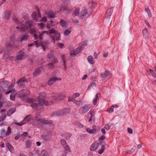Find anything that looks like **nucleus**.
Returning a JSON list of instances; mask_svg holds the SVG:
<instances>
[{
  "instance_id": "bb28decb",
  "label": "nucleus",
  "mask_w": 156,
  "mask_h": 156,
  "mask_svg": "<svg viewBox=\"0 0 156 156\" xmlns=\"http://www.w3.org/2000/svg\"><path fill=\"white\" fill-rule=\"evenodd\" d=\"M80 12V8H77L74 11L73 13L72 14V16H77Z\"/></svg>"
},
{
  "instance_id": "603ef678",
  "label": "nucleus",
  "mask_w": 156,
  "mask_h": 156,
  "mask_svg": "<svg viewBox=\"0 0 156 156\" xmlns=\"http://www.w3.org/2000/svg\"><path fill=\"white\" fill-rule=\"evenodd\" d=\"M73 102L77 105H80V103L81 102V101H78L75 100H74Z\"/></svg>"
},
{
  "instance_id": "2f4dec72",
  "label": "nucleus",
  "mask_w": 156,
  "mask_h": 156,
  "mask_svg": "<svg viewBox=\"0 0 156 156\" xmlns=\"http://www.w3.org/2000/svg\"><path fill=\"white\" fill-rule=\"evenodd\" d=\"M105 146L104 145H102L101 148L100 150H99L98 151V153L100 154H102L104 151L105 149Z\"/></svg>"
},
{
  "instance_id": "a19ab883",
  "label": "nucleus",
  "mask_w": 156,
  "mask_h": 156,
  "mask_svg": "<svg viewBox=\"0 0 156 156\" xmlns=\"http://www.w3.org/2000/svg\"><path fill=\"white\" fill-rule=\"evenodd\" d=\"M6 115L5 114H2V116H0V122L4 120L6 118Z\"/></svg>"
},
{
  "instance_id": "f03ea898",
  "label": "nucleus",
  "mask_w": 156,
  "mask_h": 156,
  "mask_svg": "<svg viewBox=\"0 0 156 156\" xmlns=\"http://www.w3.org/2000/svg\"><path fill=\"white\" fill-rule=\"evenodd\" d=\"M38 103L34 102L31 104V106L34 108L37 109H41L43 105H48V102L44 100L43 98H41L40 97L38 98Z\"/></svg>"
},
{
  "instance_id": "2eb2a0df",
  "label": "nucleus",
  "mask_w": 156,
  "mask_h": 156,
  "mask_svg": "<svg viewBox=\"0 0 156 156\" xmlns=\"http://www.w3.org/2000/svg\"><path fill=\"white\" fill-rule=\"evenodd\" d=\"M99 145V144L97 141H95L91 145L90 150L92 151H95Z\"/></svg>"
},
{
  "instance_id": "c9c22d12",
  "label": "nucleus",
  "mask_w": 156,
  "mask_h": 156,
  "mask_svg": "<svg viewBox=\"0 0 156 156\" xmlns=\"http://www.w3.org/2000/svg\"><path fill=\"white\" fill-rule=\"evenodd\" d=\"M10 41L12 42L13 44H15V37L14 35H12L10 38Z\"/></svg>"
},
{
  "instance_id": "f8f14e48",
  "label": "nucleus",
  "mask_w": 156,
  "mask_h": 156,
  "mask_svg": "<svg viewBox=\"0 0 156 156\" xmlns=\"http://www.w3.org/2000/svg\"><path fill=\"white\" fill-rule=\"evenodd\" d=\"M28 37V36L27 34H21L18 37L17 41L19 42H21L23 41H27Z\"/></svg>"
},
{
  "instance_id": "de8ad7c7",
  "label": "nucleus",
  "mask_w": 156,
  "mask_h": 156,
  "mask_svg": "<svg viewBox=\"0 0 156 156\" xmlns=\"http://www.w3.org/2000/svg\"><path fill=\"white\" fill-rule=\"evenodd\" d=\"M95 3L92 1L91 2H90L88 4L89 7L91 9L93 8L95 5Z\"/></svg>"
},
{
  "instance_id": "a18cd8bd",
  "label": "nucleus",
  "mask_w": 156,
  "mask_h": 156,
  "mask_svg": "<svg viewBox=\"0 0 156 156\" xmlns=\"http://www.w3.org/2000/svg\"><path fill=\"white\" fill-rule=\"evenodd\" d=\"M150 71L152 75V76L154 78H156V74L154 71L152 69H150Z\"/></svg>"
},
{
  "instance_id": "3c124183",
  "label": "nucleus",
  "mask_w": 156,
  "mask_h": 156,
  "mask_svg": "<svg viewBox=\"0 0 156 156\" xmlns=\"http://www.w3.org/2000/svg\"><path fill=\"white\" fill-rule=\"evenodd\" d=\"M12 19L13 21L16 23H19V21L17 18L15 16H13L12 17Z\"/></svg>"
},
{
  "instance_id": "052dcab7",
  "label": "nucleus",
  "mask_w": 156,
  "mask_h": 156,
  "mask_svg": "<svg viewBox=\"0 0 156 156\" xmlns=\"http://www.w3.org/2000/svg\"><path fill=\"white\" fill-rule=\"evenodd\" d=\"M34 99L33 98H29L27 100V101L29 102H32V103H34Z\"/></svg>"
},
{
  "instance_id": "0e129e2a",
  "label": "nucleus",
  "mask_w": 156,
  "mask_h": 156,
  "mask_svg": "<svg viewBox=\"0 0 156 156\" xmlns=\"http://www.w3.org/2000/svg\"><path fill=\"white\" fill-rule=\"evenodd\" d=\"M39 20V21H43L44 22H45L46 21V18L45 17H43V18H42L41 20Z\"/></svg>"
},
{
  "instance_id": "13d9d810",
  "label": "nucleus",
  "mask_w": 156,
  "mask_h": 156,
  "mask_svg": "<svg viewBox=\"0 0 156 156\" xmlns=\"http://www.w3.org/2000/svg\"><path fill=\"white\" fill-rule=\"evenodd\" d=\"M41 97V98H43L44 100L45 97V94L44 93H41L40 94V96L39 97Z\"/></svg>"
},
{
  "instance_id": "4c0bfd02",
  "label": "nucleus",
  "mask_w": 156,
  "mask_h": 156,
  "mask_svg": "<svg viewBox=\"0 0 156 156\" xmlns=\"http://www.w3.org/2000/svg\"><path fill=\"white\" fill-rule=\"evenodd\" d=\"M145 11L148 14V16L149 17H151V13L150 10L148 7H146L145 8Z\"/></svg>"
},
{
  "instance_id": "bf43d9fd",
  "label": "nucleus",
  "mask_w": 156,
  "mask_h": 156,
  "mask_svg": "<svg viewBox=\"0 0 156 156\" xmlns=\"http://www.w3.org/2000/svg\"><path fill=\"white\" fill-rule=\"evenodd\" d=\"M48 83L49 85L50 86H51L53 85L54 83L53 82H52L51 79V78L49 79V80L48 81Z\"/></svg>"
},
{
  "instance_id": "a878e982",
  "label": "nucleus",
  "mask_w": 156,
  "mask_h": 156,
  "mask_svg": "<svg viewBox=\"0 0 156 156\" xmlns=\"http://www.w3.org/2000/svg\"><path fill=\"white\" fill-rule=\"evenodd\" d=\"M4 18L6 19L9 20L11 15V12L9 10L6 11L5 12Z\"/></svg>"
},
{
  "instance_id": "7c9ffc66",
  "label": "nucleus",
  "mask_w": 156,
  "mask_h": 156,
  "mask_svg": "<svg viewBox=\"0 0 156 156\" xmlns=\"http://www.w3.org/2000/svg\"><path fill=\"white\" fill-rule=\"evenodd\" d=\"M41 156H49L48 153L45 150L41 151Z\"/></svg>"
},
{
  "instance_id": "e2e57ef3",
  "label": "nucleus",
  "mask_w": 156,
  "mask_h": 156,
  "mask_svg": "<svg viewBox=\"0 0 156 156\" xmlns=\"http://www.w3.org/2000/svg\"><path fill=\"white\" fill-rule=\"evenodd\" d=\"M57 46L60 48H62L64 46V44L62 43H59L58 44Z\"/></svg>"
},
{
  "instance_id": "774afa93",
  "label": "nucleus",
  "mask_w": 156,
  "mask_h": 156,
  "mask_svg": "<svg viewBox=\"0 0 156 156\" xmlns=\"http://www.w3.org/2000/svg\"><path fill=\"white\" fill-rule=\"evenodd\" d=\"M53 62V64L54 65L58 62V60L56 59H55L51 61Z\"/></svg>"
},
{
  "instance_id": "c756f323",
  "label": "nucleus",
  "mask_w": 156,
  "mask_h": 156,
  "mask_svg": "<svg viewBox=\"0 0 156 156\" xmlns=\"http://www.w3.org/2000/svg\"><path fill=\"white\" fill-rule=\"evenodd\" d=\"M6 146L7 147L9 150L10 151H12L14 149L12 146L9 143H8L6 144Z\"/></svg>"
},
{
  "instance_id": "ddd939ff",
  "label": "nucleus",
  "mask_w": 156,
  "mask_h": 156,
  "mask_svg": "<svg viewBox=\"0 0 156 156\" xmlns=\"http://www.w3.org/2000/svg\"><path fill=\"white\" fill-rule=\"evenodd\" d=\"M51 97H53V99L55 100H59L62 99L64 96L62 94H57L52 93L51 94Z\"/></svg>"
},
{
  "instance_id": "864d4df0",
  "label": "nucleus",
  "mask_w": 156,
  "mask_h": 156,
  "mask_svg": "<svg viewBox=\"0 0 156 156\" xmlns=\"http://www.w3.org/2000/svg\"><path fill=\"white\" fill-rule=\"evenodd\" d=\"M80 95V94L78 93H75L73 94V98H75L76 97H79Z\"/></svg>"
},
{
  "instance_id": "5701e85b",
  "label": "nucleus",
  "mask_w": 156,
  "mask_h": 156,
  "mask_svg": "<svg viewBox=\"0 0 156 156\" xmlns=\"http://www.w3.org/2000/svg\"><path fill=\"white\" fill-rule=\"evenodd\" d=\"M19 26L16 27V28L18 29H21L23 30L27 29V26L25 24L20 23L19 25Z\"/></svg>"
},
{
  "instance_id": "69168bd1",
  "label": "nucleus",
  "mask_w": 156,
  "mask_h": 156,
  "mask_svg": "<svg viewBox=\"0 0 156 156\" xmlns=\"http://www.w3.org/2000/svg\"><path fill=\"white\" fill-rule=\"evenodd\" d=\"M127 132L128 133L130 134H132L133 133L132 130L129 128H128L127 129Z\"/></svg>"
},
{
  "instance_id": "09e8293b",
  "label": "nucleus",
  "mask_w": 156,
  "mask_h": 156,
  "mask_svg": "<svg viewBox=\"0 0 156 156\" xmlns=\"http://www.w3.org/2000/svg\"><path fill=\"white\" fill-rule=\"evenodd\" d=\"M53 55V53L50 51L49 52L48 55L47 56L48 58H51Z\"/></svg>"
},
{
  "instance_id": "72a5a7b5",
  "label": "nucleus",
  "mask_w": 156,
  "mask_h": 156,
  "mask_svg": "<svg viewBox=\"0 0 156 156\" xmlns=\"http://www.w3.org/2000/svg\"><path fill=\"white\" fill-rule=\"evenodd\" d=\"M72 135L71 133H65L64 135V136L65 138L67 140H69Z\"/></svg>"
},
{
  "instance_id": "ea45409f",
  "label": "nucleus",
  "mask_w": 156,
  "mask_h": 156,
  "mask_svg": "<svg viewBox=\"0 0 156 156\" xmlns=\"http://www.w3.org/2000/svg\"><path fill=\"white\" fill-rule=\"evenodd\" d=\"M24 82H27V81L26 80V79L24 78H22L19 80V81L17 82V83H23Z\"/></svg>"
},
{
  "instance_id": "5fc2aeb1",
  "label": "nucleus",
  "mask_w": 156,
  "mask_h": 156,
  "mask_svg": "<svg viewBox=\"0 0 156 156\" xmlns=\"http://www.w3.org/2000/svg\"><path fill=\"white\" fill-rule=\"evenodd\" d=\"M10 99L12 101H14L15 99V96L14 94H11L10 95Z\"/></svg>"
},
{
  "instance_id": "680f3d73",
  "label": "nucleus",
  "mask_w": 156,
  "mask_h": 156,
  "mask_svg": "<svg viewBox=\"0 0 156 156\" xmlns=\"http://www.w3.org/2000/svg\"><path fill=\"white\" fill-rule=\"evenodd\" d=\"M77 125L78 126V127L80 128H81L83 127V125L80 122H77Z\"/></svg>"
},
{
  "instance_id": "e433bc0d",
  "label": "nucleus",
  "mask_w": 156,
  "mask_h": 156,
  "mask_svg": "<svg viewBox=\"0 0 156 156\" xmlns=\"http://www.w3.org/2000/svg\"><path fill=\"white\" fill-rule=\"evenodd\" d=\"M63 147L66 151H67L69 152H71V151L69 146L67 144H66V145H65L63 146Z\"/></svg>"
},
{
  "instance_id": "79ce46f5",
  "label": "nucleus",
  "mask_w": 156,
  "mask_h": 156,
  "mask_svg": "<svg viewBox=\"0 0 156 156\" xmlns=\"http://www.w3.org/2000/svg\"><path fill=\"white\" fill-rule=\"evenodd\" d=\"M51 80L52 82H53V83H54L57 80H61V79L60 78H58L56 77H53L51 78Z\"/></svg>"
},
{
  "instance_id": "6e6d98bb",
  "label": "nucleus",
  "mask_w": 156,
  "mask_h": 156,
  "mask_svg": "<svg viewBox=\"0 0 156 156\" xmlns=\"http://www.w3.org/2000/svg\"><path fill=\"white\" fill-rule=\"evenodd\" d=\"M113 111L114 109L112 108V106H111L108 109H107V112L109 113L112 112Z\"/></svg>"
},
{
  "instance_id": "6ab92c4d",
  "label": "nucleus",
  "mask_w": 156,
  "mask_h": 156,
  "mask_svg": "<svg viewBox=\"0 0 156 156\" xmlns=\"http://www.w3.org/2000/svg\"><path fill=\"white\" fill-rule=\"evenodd\" d=\"M42 69V67L41 66L36 69L33 73V75L34 76H37L40 74L41 73V69Z\"/></svg>"
},
{
  "instance_id": "f257e3e1",
  "label": "nucleus",
  "mask_w": 156,
  "mask_h": 156,
  "mask_svg": "<svg viewBox=\"0 0 156 156\" xmlns=\"http://www.w3.org/2000/svg\"><path fill=\"white\" fill-rule=\"evenodd\" d=\"M43 33H46V34L48 35L53 34V35H51L50 37L51 38L52 41L54 43L55 41H58L61 39L60 33L54 28H51L48 31H43Z\"/></svg>"
},
{
  "instance_id": "9b49d317",
  "label": "nucleus",
  "mask_w": 156,
  "mask_h": 156,
  "mask_svg": "<svg viewBox=\"0 0 156 156\" xmlns=\"http://www.w3.org/2000/svg\"><path fill=\"white\" fill-rule=\"evenodd\" d=\"M30 93L29 90L23 89L19 92L18 96L20 98H24L27 97Z\"/></svg>"
},
{
  "instance_id": "393cba45",
  "label": "nucleus",
  "mask_w": 156,
  "mask_h": 156,
  "mask_svg": "<svg viewBox=\"0 0 156 156\" xmlns=\"http://www.w3.org/2000/svg\"><path fill=\"white\" fill-rule=\"evenodd\" d=\"M16 111V108H10L7 112V115L8 116H10L12 114Z\"/></svg>"
},
{
  "instance_id": "cd10ccee",
  "label": "nucleus",
  "mask_w": 156,
  "mask_h": 156,
  "mask_svg": "<svg viewBox=\"0 0 156 156\" xmlns=\"http://www.w3.org/2000/svg\"><path fill=\"white\" fill-rule=\"evenodd\" d=\"M87 60L90 64H93L94 63V61L93 60L92 57L91 55H89L88 57Z\"/></svg>"
},
{
  "instance_id": "49530a36",
  "label": "nucleus",
  "mask_w": 156,
  "mask_h": 156,
  "mask_svg": "<svg viewBox=\"0 0 156 156\" xmlns=\"http://www.w3.org/2000/svg\"><path fill=\"white\" fill-rule=\"evenodd\" d=\"M60 142L63 147L67 144L66 140L64 139H61L60 140Z\"/></svg>"
},
{
  "instance_id": "a211bd4d",
  "label": "nucleus",
  "mask_w": 156,
  "mask_h": 156,
  "mask_svg": "<svg viewBox=\"0 0 156 156\" xmlns=\"http://www.w3.org/2000/svg\"><path fill=\"white\" fill-rule=\"evenodd\" d=\"M60 23L62 27L64 28H66L68 27V24L67 23L62 19H61L60 20Z\"/></svg>"
},
{
  "instance_id": "37998d69",
  "label": "nucleus",
  "mask_w": 156,
  "mask_h": 156,
  "mask_svg": "<svg viewBox=\"0 0 156 156\" xmlns=\"http://www.w3.org/2000/svg\"><path fill=\"white\" fill-rule=\"evenodd\" d=\"M71 31L69 30L68 29L65 30L64 32V35L68 36L71 33Z\"/></svg>"
},
{
  "instance_id": "9d476101",
  "label": "nucleus",
  "mask_w": 156,
  "mask_h": 156,
  "mask_svg": "<svg viewBox=\"0 0 156 156\" xmlns=\"http://www.w3.org/2000/svg\"><path fill=\"white\" fill-rule=\"evenodd\" d=\"M32 17L34 21L36 22L40 20L39 19L41 17V14L39 11L37 12H33L32 15Z\"/></svg>"
},
{
  "instance_id": "b1692460",
  "label": "nucleus",
  "mask_w": 156,
  "mask_h": 156,
  "mask_svg": "<svg viewBox=\"0 0 156 156\" xmlns=\"http://www.w3.org/2000/svg\"><path fill=\"white\" fill-rule=\"evenodd\" d=\"M24 56V53L22 51L19 52L18 55L16 57V59L20 60L22 59Z\"/></svg>"
},
{
  "instance_id": "39448f33",
  "label": "nucleus",
  "mask_w": 156,
  "mask_h": 156,
  "mask_svg": "<svg viewBox=\"0 0 156 156\" xmlns=\"http://www.w3.org/2000/svg\"><path fill=\"white\" fill-rule=\"evenodd\" d=\"M86 41H83L80 47H78L76 49L72 50L70 53V55L74 56L80 53L84 48V45L87 44Z\"/></svg>"
},
{
  "instance_id": "8fccbe9b",
  "label": "nucleus",
  "mask_w": 156,
  "mask_h": 156,
  "mask_svg": "<svg viewBox=\"0 0 156 156\" xmlns=\"http://www.w3.org/2000/svg\"><path fill=\"white\" fill-rule=\"evenodd\" d=\"M45 26L44 23H38V27L40 28H43Z\"/></svg>"
},
{
  "instance_id": "4468645a",
  "label": "nucleus",
  "mask_w": 156,
  "mask_h": 156,
  "mask_svg": "<svg viewBox=\"0 0 156 156\" xmlns=\"http://www.w3.org/2000/svg\"><path fill=\"white\" fill-rule=\"evenodd\" d=\"M72 8L71 7H68V6L65 5H62L60 7L59 11L62 12L64 11H66L67 12H69L72 10Z\"/></svg>"
},
{
  "instance_id": "4be33fe9",
  "label": "nucleus",
  "mask_w": 156,
  "mask_h": 156,
  "mask_svg": "<svg viewBox=\"0 0 156 156\" xmlns=\"http://www.w3.org/2000/svg\"><path fill=\"white\" fill-rule=\"evenodd\" d=\"M14 44L12 43L9 42L6 45L5 48L8 52H9L11 51L12 48Z\"/></svg>"
},
{
  "instance_id": "c85d7f7f",
  "label": "nucleus",
  "mask_w": 156,
  "mask_h": 156,
  "mask_svg": "<svg viewBox=\"0 0 156 156\" xmlns=\"http://www.w3.org/2000/svg\"><path fill=\"white\" fill-rule=\"evenodd\" d=\"M0 134L2 137L6 136V131L4 129L2 128L0 130Z\"/></svg>"
},
{
  "instance_id": "423d86ee",
  "label": "nucleus",
  "mask_w": 156,
  "mask_h": 156,
  "mask_svg": "<svg viewBox=\"0 0 156 156\" xmlns=\"http://www.w3.org/2000/svg\"><path fill=\"white\" fill-rule=\"evenodd\" d=\"M38 113H36L35 116V120L37 122V125L42 126L43 124H51V121H48L47 120L44 119H38Z\"/></svg>"
},
{
  "instance_id": "aec40b11",
  "label": "nucleus",
  "mask_w": 156,
  "mask_h": 156,
  "mask_svg": "<svg viewBox=\"0 0 156 156\" xmlns=\"http://www.w3.org/2000/svg\"><path fill=\"white\" fill-rule=\"evenodd\" d=\"M93 129H90V128H87L86 129V131L90 134L95 133L96 132V130L95 128L96 126H94L92 127Z\"/></svg>"
},
{
  "instance_id": "412c9836",
  "label": "nucleus",
  "mask_w": 156,
  "mask_h": 156,
  "mask_svg": "<svg viewBox=\"0 0 156 156\" xmlns=\"http://www.w3.org/2000/svg\"><path fill=\"white\" fill-rule=\"evenodd\" d=\"M113 9L112 7L108 9L107 10L105 15L107 17L111 16L113 12Z\"/></svg>"
},
{
  "instance_id": "58836bf2",
  "label": "nucleus",
  "mask_w": 156,
  "mask_h": 156,
  "mask_svg": "<svg viewBox=\"0 0 156 156\" xmlns=\"http://www.w3.org/2000/svg\"><path fill=\"white\" fill-rule=\"evenodd\" d=\"M46 66H48L49 68L52 69L54 67V64L53 62H51L46 65Z\"/></svg>"
},
{
  "instance_id": "20e7f679",
  "label": "nucleus",
  "mask_w": 156,
  "mask_h": 156,
  "mask_svg": "<svg viewBox=\"0 0 156 156\" xmlns=\"http://www.w3.org/2000/svg\"><path fill=\"white\" fill-rule=\"evenodd\" d=\"M29 32L33 35L34 39L38 41H41L43 39V35L45 33H43V31L41 33L39 34H37V30L34 28H30L29 30Z\"/></svg>"
},
{
  "instance_id": "f704fd0d",
  "label": "nucleus",
  "mask_w": 156,
  "mask_h": 156,
  "mask_svg": "<svg viewBox=\"0 0 156 156\" xmlns=\"http://www.w3.org/2000/svg\"><path fill=\"white\" fill-rule=\"evenodd\" d=\"M99 93H97L95 96V98L93 100V104L94 105H96L97 103V100L98 98V94Z\"/></svg>"
},
{
  "instance_id": "f3484780",
  "label": "nucleus",
  "mask_w": 156,
  "mask_h": 156,
  "mask_svg": "<svg viewBox=\"0 0 156 156\" xmlns=\"http://www.w3.org/2000/svg\"><path fill=\"white\" fill-rule=\"evenodd\" d=\"M112 76V74L109 71H106L105 73H102L101 74V76L102 78L105 77H110Z\"/></svg>"
},
{
  "instance_id": "1a4fd4ad",
  "label": "nucleus",
  "mask_w": 156,
  "mask_h": 156,
  "mask_svg": "<svg viewBox=\"0 0 156 156\" xmlns=\"http://www.w3.org/2000/svg\"><path fill=\"white\" fill-rule=\"evenodd\" d=\"M90 14V13L88 12L87 9H84L81 11L80 14V17L81 19H84L88 17Z\"/></svg>"
},
{
  "instance_id": "c03bdc74",
  "label": "nucleus",
  "mask_w": 156,
  "mask_h": 156,
  "mask_svg": "<svg viewBox=\"0 0 156 156\" xmlns=\"http://www.w3.org/2000/svg\"><path fill=\"white\" fill-rule=\"evenodd\" d=\"M31 144V142L29 140H27L26 144V147L27 148H29L30 147Z\"/></svg>"
},
{
  "instance_id": "7ed1b4c3",
  "label": "nucleus",
  "mask_w": 156,
  "mask_h": 156,
  "mask_svg": "<svg viewBox=\"0 0 156 156\" xmlns=\"http://www.w3.org/2000/svg\"><path fill=\"white\" fill-rule=\"evenodd\" d=\"M70 108H65L59 111L54 112L51 114V116H62L68 114L70 112Z\"/></svg>"
},
{
  "instance_id": "0eeeda50",
  "label": "nucleus",
  "mask_w": 156,
  "mask_h": 156,
  "mask_svg": "<svg viewBox=\"0 0 156 156\" xmlns=\"http://www.w3.org/2000/svg\"><path fill=\"white\" fill-rule=\"evenodd\" d=\"M91 107L90 104H86L80 108L78 111L80 114H84L88 112Z\"/></svg>"
},
{
  "instance_id": "6e6552de",
  "label": "nucleus",
  "mask_w": 156,
  "mask_h": 156,
  "mask_svg": "<svg viewBox=\"0 0 156 156\" xmlns=\"http://www.w3.org/2000/svg\"><path fill=\"white\" fill-rule=\"evenodd\" d=\"M10 86L9 81L5 80L0 82V92L4 93L5 90L4 88H7Z\"/></svg>"
},
{
  "instance_id": "473e14b6",
  "label": "nucleus",
  "mask_w": 156,
  "mask_h": 156,
  "mask_svg": "<svg viewBox=\"0 0 156 156\" xmlns=\"http://www.w3.org/2000/svg\"><path fill=\"white\" fill-rule=\"evenodd\" d=\"M11 127L10 126H9L8 127L7 130L6 132V136H9L11 133Z\"/></svg>"
},
{
  "instance_id": "dca6fc26",
  "label": "nucleus",
  "mask_w": 156,
  "mask_h": 156,
  "mask_svg": "<svg viewBox=\"0 0 156 156\" xmlns=\"http://www.w3.org/2000/svg\"><path fill=\"white\" fill-rule=\"evenodd\" d=\"M46 14L47 16L51 18H54L56 17L55 13L52 11L50 10L46 12Z\"/></svg>"
},
{
  "instance_id": "338daca9",
  "label": "nucleus",
  "mask_w": 156,
  "mask_h": 156,
  "mask_svg": "<svg viewBox=\"0 0 156 156\" xmlns=\"http://www.w3.org/2000/svg\"><path fill=\"white\" fill-rule=\"evenodd\" d=\"M34 43L35 44H35L36 47L37 48H38L40 45L38 43V42L37 41H34Z\"/></svg>"
},
{
  "instance_id": "4d7b16f0",
  "label": "nucleus",
  "mask_w": 156,
  "mask_h": 156,
  "mask_svg": "<svg viewBox=\"0 0 156 156\" xmlns=\"http://www.w3.org/2000/svg\"><path fill=\"white\" fill-rule=\"evenodd\" d=\"M104 128L105 129L108 130L110 129V127L108 124H106L105 125Z\"/></svg>"
}]
</instances>
